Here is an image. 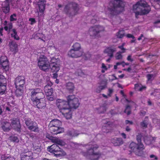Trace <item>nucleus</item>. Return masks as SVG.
Wrapping results in <instances>:
<instances>
[{"instance_id":"1","label":"nucleus","mask_w":160,"mask_h":160,"mask_svg":"<svg viewBox=\"0 0 160 160\" xmlns=\"http://www.w3.org/2000/svg\"><path fill=\"white\" fill-rule=\"evenodd\" d=\"M67 101L61 99L56 100V105L60 112L67 119H70L72 117L71 108L76 109L79 105V99L74 95H69L67 97Z\"/></svg>"},{"instance_id":"2","label":"nucleus","mask_w":160,"mask_h":160,"mask_svg":"<svg viewBox=\"0 0 160 160\" xmlns=\"http://www.w3.org/2000/svg\"><path fill=\"white\" fill-rule=\"evenodd\" d=\"M59 60L52 58L50 63L48 59L45 55H41L38 59V65L39 68L44 71H48L51 68L53 72H57L60 69Z\"/></svg>"},{"instance_id":"3","label":"nucleus","mask_w":160,"mask_h":160,"mask_svg":"<svg viewBox=\"0 0 160 160\" xmlns=\"http://www.w3.org/2000/svg\"><path fill=\"white\" fill-rule=\"evenodd\" d=\"M151 10L150 6L145 1L142 0L133 5V10L136 17L138 15H143L149 13Z\"/></svg>"},{"instance_id":"4","label":"nucleus","mask_w":160,"mask_h":160,"mask_svg":"<svg viewBox=\"0 0 160 160\" xmlns=\"http://www.w3.org/2000/svg\"><path fill=\"white\" fill-rule=\"evenodd\" d=\"M87 149V152H84L83 155L87 157H88L91 160H97L101 156V154L99 152H94V150L98 148L97 145H92L89 143L86 145Z\"/></svg>"},{"instance_id":"5","label":"nucleus","mask_w":160,"mask_h":160,"mask_svg":"<svg viewBox=\"0 0 160 160\" xmlns=\"http://www.w3.org/2000/svg\"><path fill=\"white\" fill-rule=\"evenodd\" d=\"M110 4L113 5V7L109 8L110 12L109 16L111 17L112 15H116L122 12L124 10V4L120 0H111Z\"/></svg>"},{"instance_id":"6","label":"nucleus","mask_w":160,"mask_h":160,"mask_svg":"<svg viewBox=\"0 0 160 160\" xmlns=\"http://www.w3.org/2000/svg\"><path fill=\"white\" fill-rule=\"evenodd\" d=\"M142 135L138 134L137 137V140L138 142L137 144L135 143L132 142L129 145L130 148L132 150L135 154L138 156H141L143 154L142 150L144 148L141 142Z\"/></svg>"},{"instance_id":"7","label":"nucleus","mask_w":160,"mask_h":160,"mask_svg":"<svg viewBox=\"0 0 160 160\" xmlns=\"http://www.w3.org/2000/svg\"><path fill=\"white\" fill-rule=\"evenodd\" d=\"M79 8L76 3H70L66 5L64 8V12L66 14L71 16L77 14Z\"/></svg>"},{"instance_id":"8","label":"nucleus","mask_w":160,"mask_h":160,"mask_svg":"<svg viewBox=\"0 0 160 160\" xmlns=\"http://www.w3.org/2000/svg\"><path fill=\"white\" fill-rule=\"evenodd\" d=\"M104 31V27L99 25H95L90 28L88 31V34L91 38H95L99 37L98 34Z\"/></svg>"},{"instance_id":"9","label":"nucleus","mask_w":160,"mask_h":160,"mask_svg":"<svg viewBox=\"0 0 160 160\" xmlns=\"http://www.w3.org/2000/svg\"><path fill=\"white\" fill-rule=\"evenodd\" d=\"M25 83V78L23 76H19L15 79V84L17 90L16 93L19 95H21L23 90V87Z\"/></svg>"},{"instance_id":"10","label":"nucleus","mask_w":160,"mask_h":160,"mask_svg":"<svg viewBox=\"0 0 160 160\" xmlns=\"http://www.w3.org/2000/svg\"><path fill=\"white\" fill-rule=\"evenodd\" d=\"M25 123L30 130L36 132H38L39 130L37 124L30 119H28L25 121Z\"/></svg>"},{"instance_id":"11","label":"nucleus","mask_w":160,"mask_h":160,"mask_svg":"<svg viewBox=\"0 0 160 160\" xmlns=\"http://www.w3.org/2000/svg\"><path fill=\"white\" fill-rule=\"evenodd\" d=\"M46 0H38V17L40 18L44 16V12L46 7Z\"/></svg>"},{"instance_id":"12","label":"nucleus","mask_w":160,"mask_h":160,"mask_svg":"<svg viewBox=\"0 0 160 160\" xmlns=\"http://www.w3.org/2000/svg\"><path fill=\"white\" fill-rule=\"evenodd\" d=\"M9 63L7 58L2 56L0 58V68L7 71L9 69Z\"/></svg>"},{"instance_id":"13","label":"nucleus","mask_w":160,"mask_h":160,"mask_svg":"<svg viewBox=\"0 0 160 160\" xmlns=\"http://www.w3.org/2000/svg\"><path fill=\"white\" fill-rule=\"evenodd\" d=\"M31 99L33 101H36L38 99L37 98V97H36L37 94L39 93L40 95L41 96V97H44V95L42 93V90L39 88H36L35 89H32L31 90Z\"/></svg>"},{"instance_id":"14","label":"nucleus","mask_w":160,"mask_h":160,"mask_svg":"<svg viewBox=\"0 0 160 160\" xmlns=\"http://www.w3.org/2000/svg\"><path fill=\"white\" fill-rule=\"evenodd\" d=\"M82 51H77L71 49L68 52V55L69 56L74 58H77L81 56L82 54Z\"/></svg>"},{"instance_id":"15","label":"nucleus","mask_w":160,"mask_h":160,"mask_svg":"<svg viewBox=\"0 0 160 160\" xmlns=\"http://www.w3.org/2000/svg\"><path fill=\"white\" fill-rule=\"evenodd\" d=\"M45 87L44 90L46 95L47 96V99L49 101H52L53 98L52 95L53 93V89L51 87Z\"/></svg>"},{"instance_id":"16","label":"nucleus","mask_w":160,"mask_h":160,"mask_svg":"<svg viewBox=\"0 0 160 160\" xmlns=\"http://www.w3.org/2000/svg\"><path fill=\"white\" fill-rule=\"evenodd\" d=\"M48 151L51 153L55 154V153L59 152L61 151L60 148L57 146V144H53L52 145L48 147L47 148Z\"/></svg>"},{"instance_id":"17","label":"nucleus","mask_w":160,"mask_h":160,"mask_svg":"<svg viewBox=\"0 0 160 160\" xmlns=\"http://www.w3.org/2000/svg\"><path fill=\"white\" fill-rule=\"evenodd\" d=\"M8 46L10 50L14 53H16L18 51V45L16 42L11 41L9 42Z\"/></svg>"},{"instance_id":"18","label":"nucleus","mask_w":160,"mask_h":160,"mask_svg":"<svg viewBox=\"0 0 160 160\" xmlns=\"http://www.w3.org/2000/svg\"><path fill=\"white\" fill-rule=\"evenodd\" d=\"M11 124L12 128H13L18 131L19 130L21 126L19 120L18 119H15L12 120Z\"/></svg>"},{"instance_id":"19","label":"nucleus","mask_w":160,"mask_h":160,"mask_svg":"<svg viewBox=\"0 0 160 160\" xmlns=\"http://www.w3.org/2000/svg\"><path fill=\"white\" fill-rule=\"evenodd\" d=\"M11 1V0H5L2 3V11L5 13H8L9 11V3Z\"/></svg>"},{"instance_id":"20","label":"nucleus","mask_w":160,"mask_h":160,"mask_svg":"<svg viewBox=\"0 0 160 160\" xmlns=\"http://www.w3.org/2000/svg\"><path fill=\"white\" fill-rule=\"evenodd\" d=\"M32 153L31 151H29L22 155L21 157V160H33L32 157Z\"/></svg>"},{"instance_id":"21","label":"nucleus","mask_w":160,"mask_h":160,"mask_svg":"<svg viewBox=\"0 0 160 160\" xmlns=\"http://www.w3.org/2000/svg\"><path fill=\"white\" fill-rule=\"evenodd\" d=\"M116 51V48L113 47H108L106 48L104 52L110 58L113 57V53Z\"/></svg>"},{"instance_id":"22","label":"nucleus","mask_w":160,"mask_h":160,"mask_svg":"<svg viewBox=\"0 0 160 160\" xmlns=\"http://www.w3.org/2000/svg\"><path fill=\"white\" fill-rule=\"evenodd\" d=\"M36 102L37 106L38 108L42 109L45 108L46 104L44 99H41V98H38Z\"/></svg>"},{"instance_id":"23","label":"nucleus","mask_w":160,"mask_h":160,"mask_svg":"<svg viewBox=\"0 0 160 160\" xmlns=\"http://www.w3.org/2000/svg\"><path fill=\"white\" fill-rule=\"evenodd\" d=\"M50 130L54 134H58L62 133L63 132L64 130L63 128L59 127L50 126Z\"/></svg>"},{"instance_id":"24","label":"nucleus","mask_w":160,"mask_h":160,"mask_svg":"<svg viewBox=\"0 0 160 160\" xmlns=\"http://www.w3.org/2000/svg\"><path fill=\"white\" fill-rule=\"evenodd\" d=\"M111 142L114 145L116 146H119L123 143V141L121 138H115L112 139Z\"/></svg>"},{"instance_id":"25","label":"nucleus","mask_w":160,"mask_h":160,"mask_svg":"<svg viewBox=\"0 0 160 160\" xmlns=\"http://www.w3.org/2000/svg\"><path fill=\"white\" fill-rule=\"evenodd\" d=\"M66 89L70 92H72L74 91L75 87L73 83L71 82H68L65 84Z\"/></svg>"},{"instance_id":"26","label":"nucleus","mask_w":160,"mask_h":160,"mask_svg":"<svg viewBox=\"0 0 160 160\" xmlns=\"http://www.w3.org/2000/svg\"><path fill=\"white\" fill-rule=\"evenodd\" d=\"M61 125V122L60 120L57 119H54L50 122L49 126L60 127Z\"/></svg>"},{"instance_id":"27","label":"nucleus","mask_w":160,"mask_h":160,"mask_svg":"<svg viewBox=\"0 0 160 160\" xmlns=\"http://www.w3.org/2000/svg\"><path fill=\"white\" fill-rule=\"evenodd\" d=\"M3 129L6 132L8 131L12 128L11 124L7 122L5 123L4 125L2 127Z\"/></svg>"},{"instance_id":"28","label":"nucleus","mask_w":160,"mask_h":160,"mask_svg":"<svg viewBox=\"0 0 160 160\" xmlns=\"http://www.w3.org/2000/svg\"><path fill=\"white\" fill-rule=\"evenodd\" d=\"M1 159L2 160H15L13 157L8 154L2 155Z\"/></svg>"},{"instance_id":"29","label":"nucleus","mask_w":160,"mask_h":160,"mask_svg":"<svg viewBox=\"0 0 160 160\" xmlns=\"http://www.w3.org/2000/svg\"><path fill=\"white\" fill-rule=\"evenodd\" d=\"M53 142L61 146H64L65 143L62 140H60L59 139L57 138H54L53 139Z\"/></svg>"},{"instance_id":"30","label":"nucleus","mask_w":160,"mask_h":160,"mask_svg":"<svg viewBox=\"0 0 160 160\" xmlns=\"http://www.w3.org/2000/svg\"><path fill=\"white\" fill-rule=\"evenodd\" d=\"M12 32L11 33V35L12 37L16 40H19V37L17 35V32L16 31V30L15 29H13L12 30Z\"/></svg>"},{"instance_id":"31","label":"nucleus","mask_w":160,"mask_h":160,"mask_svg":"<svg viewBox=\"0 0 160 160\" xmlns=\"http://www.w3.org/2000/svg\"><path fill=\"white\" fill-rule=\"evenodd\" d=\"M6 90V86L5 84L0 85V96L5 93Z\"/></svg>"},{"instance_id":"32","label":"nucleus","mask_w":160,"mask_h":160,"mask_svg":"<svg viewBox=\"0 0 160 160\" xmlns=\"http://www.w3.org/2000/svg\"><path fill=\"white\" fill-rule=\"evenodd\" d=\"M72 49L78 51H82L81 49L80 44L78 43H74L72 47Z\"/></svg>"},{"instance_id":"33","label":"nucleus","mask_w":160,"mask_h":160,"mask_svg":"<svg viewBox=\"0 0 160 160\" xmlns=\"http://www.w3.org/2000/svg\"><path fill=\"white\" fill-rule=\"evenodd\" d=\"M9 139L12 142L17 143L19 142V139L15 135H13L10 137Z\"/></svg>"},{"instance_id":"34","label":"nucleus","mask_w":160,"mask_h":160,"mask_svg":"<svg viewBox=\"0 0 160 160\" xmlns=\"http://www.w3.org/2000/svg\"><path fill=\"white\" fill-rule=\"evenodd\" d=\"M135 88L136 90L142 91L146 88V87L142 86L141 84H136L135 85Z\"/></svg>"},{"instance_id":"35","label":"nucleus","mask_w":160,"mask_h":160,"mask_svg":"<svg viewBox=\"0 0 160 160\" xmlns=\"http://www.w3.org/2000/svg\"><path fill=\"white\" fill-rule=\"evenodd\" d=\"M6 79L2 74H0V85L5 84L6 83Z\"/></svg>"},{"instance_id":"36","label":"nucleus","mask_w":160,"mask_h":160,"mask_svg":"<svg viewBox=\"0 0 160 160\" xmlns=\"http://www.w3.org/2000/svg\"><path fill=\"white\" fill-rule=\"evenodd\" d=\"M122 53L121 52H117L115 56V58L117 60L121 59L122 58Z\"/></svg>"},{"instance_id":"37","label":"nucleus","mask_w":160,"mask_h":160,"mask_svg":"<svg viewBox=\"0 0 160 160\" xmlns=\"http://www.w3.org/2000/svg\"><path fill=\"white\" fill-rule=\"evenodd\" d=\"M68 134L72 137L77 136L79 133H78L77 132L74 130H72L70 131L68 133Z\"/></svg>"},{"instance_id":"38","label":"nucleus","mask_w":160,"mask_h":160,"mask_svg":"<svg viewBox=\"0 0 160 160\" xmlns=\"http://www.w3.org/2000/svg\"><path fill=\"white\" fill-rule=\"evenodd\" d=\"M117 36L118 38H122L124 36L123 30H120L117 33Z\"/></svg>"},{"instance_id":"39","label":"nucleus","mask_w":160,"mask_h":160,"mask_svg":"<svg viewBox=\"0 0 160 160\" xmlns=\"http://www.w3.org/2000/svg\"><path fill=\"white\" fill-rule=\"evenodd\" d=\"M148 124V118H146L145 120L143 121L141 123V126L143 127L146 128Z\"/></svg>"},{"instance_id":"40","label":"nucleus","mask_w":160,"mask_h":160,"mask_svg":"<svg viewBox=\"0 0 160 160\" xmlns=\"http://www.w3.org/2000/svg\"><path fill=\"white\" fill-rule=\"evenodd\" d=\"M106 87V85L99 86L96 89V92L98 93H100L102 90L105 88Z\"/></svg>"},{"instance_id":"41","label":"nucleus","mask_w":160,"mask_h":160,"mask_svg":"<svg viewBox=\"0 0 160 160\" xmlns=\"http://www.w3.org/2000/svg\"><path fill=\"white\" fill-rule=\"evenodd\" d=\"M152 139V138L151 137H147L145 138L144 142L146 144L149 145L151 143V140Z\"/></svg>"},{"instance_id":"42","label":"nucleus","mask_w":160,"mask_h":160,"mask_svg":"<svg viewBox=\"0 0 160 160\" xmlns=\"http://www.w3.org/2000/svg\"><path fill=\"white\" fill-rule=\"evenodd\" d=\"M101 68H102L101 72L102 73H104L105 71L108 70V68L103 63L102 64Z\"/></svg>"},{"instance_id":"43","label":"nucleus","mask_w":160,"mask_h":160,"mask_svg":"<svg viewBox=\"0 0 160 160\" xmlns=\"http://www.w3.org/2000/svg\"><path fill=\"white\" fill-rule=\"evenodd\" d=\"M42 82V80L41 79H38L34 81V85L36 86H38L40 85Z\"/></svg>"},{"instance_id":"44","label":"nucleus","mask_w":160,"mask_h":160,"mask_svg":"<svg viewBox=\"0 0 160 160\" xmlns=\"http://www.w3.org/2000/svg\"><path fill=\"white\" fill-rule=\"evenodd\" d=\"M154 75L152 74H148L147 75V78L148 81H152L154 79Z\"/></svg>"},{"instance_id":"45","label":"nucleus","mask_w":160,"mask_h":160,"mask_svg":"<svg viewBox=\"0 0 160 160\" xmlns=\"http://www.w3.org/2000/svg\"><path fill=\"white\" fill-rule=\"evenodd\" d=\"M16 17V14H13L10 17V21H16L17 20Z\"/></svg>"},{"instance_id":"46","label":"nucleus","mask_w":160,"mask_h":160,"mask_svg":"<svg viewBox=\"0 0 160 160\" xmlns=\"http://www.w3.org/2000/svg\"><path fill=\"white\" fill-rule=\"evenodd\" d=\"M124 112L125 113H127L128 115H129L130 113V107L129 106H128L127 107Z\"/></svg>"},{"instance_id":"47","label":"nucleus","mask_w":160,"mask_h":160,"mask_svg":"<svg viewBox=\"0 0 160 160\" xmlns=\"http://www.w3.org/2000/svg\"><path fill=\"white\" fill-rule=\"evenodd\" d=\"M118 48L121 49V52L122 53H124L125 52L126 49L124 48L123 46H122L121 45H119L118 46Z\"/></svg>"},{"instance_id":"48","label":"nucleus","mask_w":160,"mask_h":160,"mask_svg":"<svg viewBox=\"0 0 160 160\" xmlns=\"http://www.w3.org/2000/svg\"><path fill=\"white\" fill-rule=\"evenodd\" d=\"M29 21L30 22V24L31 25H32L36 22L34 18H30Z\"/></svg>"},{"instance_id":"49","label":"nucleus","mask_w":160,"mask_h":160,"mask_svg":"<svg viewBox=\"0 0 160 160\" xmlns=\"http://www.w3.org/2000/svg\"><path fill=\"white\" fill-rule=\"evenodd\" d=\"M113 92V90L111 88L108 89V96L110 97L111 96V94Z\"/></svg>"},{"instance_id":"50","label":"nucleus","mask_w":160,"mask_h":160,"mask_svg":"<svg viewBox=\"0 0 160 160\" xmlns=\"http://www.w3.org/2000/svg\"><path fill=\"white\" fill-rule=\"evenodd\" d=\"M100 109H103V111H100V113H102L104 111H105L106 110V108L105 107L103 106H101L99 108Z\"/></svg>"},{"instance_id":"51","label":"nucleus","mask_w":160,"mask_h":160,"mask_svg":"<svg viewBox=\"0 0 160 160\" xmlns=\"http://www.w3.org/2000/svg\"><path fill=\"white\" fill-rule=\"evenodd\" d=\"M150 157L152 158V160H155L157 159V158L153 155H151L150 156Z\"/></svg>"},{"instance_id":"52","label":"nucleus","mask_w":160,"mask_h":160,"mask_svg":"<svg viewBox=\"0 0 160 160\" xmlns=\"http://www.w3.org/2000/svg\"><path fill=\"white\" fill-rule=\"evenodd\" d=\"M126 36L127 37H128V38H132V39L134 38V37L133 35H132V34H127L126 35Z\"/></svg>"},{"instance_id":"53","label":"nucleus","mask_w":160,"mask_h":160,"mask_svg":"<svg viewBox=\"0 0 160 160\" xmlns=\"http://www.w3.org/2000/svg\"><path fill=\"white\" fill-rule=\"evenodd\" d=\"M52 83L51 82H48L47 84V85L46 86H45V87H47V88H49L48 87H51V86H52Z\"/></svg>"},{"instance_id":"54","label":"nucleus","mask_w":160,"mask_h":160,"mask_svg":"<svg viewBox=\"0 0 160 160\" xmlns=\"http://www.w3.org/2000/svg\"><path fill=\"white\" fill-rule=\"evenodd\" d=\"M127 59L128 61H130L131 62H132L133 61V59L132 58L131 56V55H129L127 58Z\"/></svg>"},{"instance_id":"55","label":"nucleus","mask_w":160,"mask_h":160,"mask_svg":"<svg viewBox=\"0 0 160 160\" xmlns=\"http://www.w3.org/2000/svg\"><path fill=\"white\" fill-rule=\"evenodd\" d=\"M58 74L57 73H55L53 74L52 78H56L58 77Z\"/></svg>"},{"instance_id":"56","label":"nucleus","mask_w":160,"mask_h":160,"mask_svg":"<svg viewBox=\"0 0 160 160\" xmlns=\"http://www.w3.org/2000/svg\"><path fill=\"white\" fill-rule=\"evenodd\" d=\"M125 123L126 124H132V122H131L129 121H128V120H126L125 121Z\"/></svg>"},{"instance_id":"57","label":"nucleus","mask_w":160,"mask_h":160,"mask_svg":"<svg viewBox=\"0 0 160 160\" xmlns=\"http://www.w3.org/2000/svg\"><path fill=\"white\" fill-rule=\"evenodd\" d=\"M8 30H10L12 28V25L11 24H10L8 25Z\"/></svg>"},{"instance_id":"58","label":"nucleus","mask_w":160,"mask_h":160,"mask_svg":"<svg viewBox=\"0 0 160 160\" xmlns=\"http://www.w3.org/2000/svg\"><path fill=\"white\" fill-rule=\"evenodd\" d=\"M121 135L122 136V137L124 138H125V139L126 138V134H125L124 133H121Z\"/></svg>"},{"instance_id":"59","label":"nucleus","mask_w":160,"mask_h":160,"mask_svg":"<svg viewBox=\"0 0 160 160\" xmlns=\"http://www.w3.org/2000/svg\"><path fill=\"white\" fill-rule=\"evenodd\" d=\"M124 70H127L128 72H130L131 70V68L129 67L127 69H124Z\"/></svg>"},{"instance_id":"60","label":"nucleus","mask_w":160,"mask_h":160,"mask_svg":"<svg viewBox=\"0 0 160 160\" xmlns=\"http://www.w3.org/2000/svg\"><path fill=\"white\" fill-rule=\"evenodd\" d=\"M126 130L127 132H129L131 130L130 128L128 127H127L126 128Z\"/></svg>"},{"instance_id":"61","label":"nucleus","mask_w":160,"mask_h":160,"mask_svg":"<svg viewBox=\"0 0 160 160\" xmlns=\"http://www.w3.org/2000/svg\"><path fill=\"white\" fill-rule=\"evenodd\" d=\"M3 28H0V36H2V31L3 30Z\"/></svg>"},{"instance_id":"62","label":"nucleus","mask_w":160,"mask_h":160,"mask_svg":"<svg viewBox=\"0 0 160 160\" xmlns=\"http://www.w3.org/2000/svg\"><path fill=\"white\" fill-rule=\"evenodd\" d=\"M158 122V121L157 119H154L153 120V122L154 123H155L156 122Z\"/></svg>"},{"instance_id":"63","label":"nucleus","mask_w":160,"mask_h":160,"mask_svg":"<svg viewBox=\"0 0 160 160\" xmlns=\"http://www.w3.org/2000/svg\"><path fill=\"white\" fill-rule=\"evenodd\" d=\"M122 64V62H118L116 63V64L118 66L120 65H121V64Z\"/></svg>"},{"instance_id":"64","label":"nucleus","mask_w":160,"mask_h":160,"mask_svg":"<svg viewBox=\"0 0 160 160\" xmlns=\"http://www.w3.org/2000/svg\"><path fill=\"white\" fill-rule=\"evenodd\" d=\"M102 95L103 97L105 98H108V96L107 95H105L104 94H102Z\"/></svg>"}]
</instances>
